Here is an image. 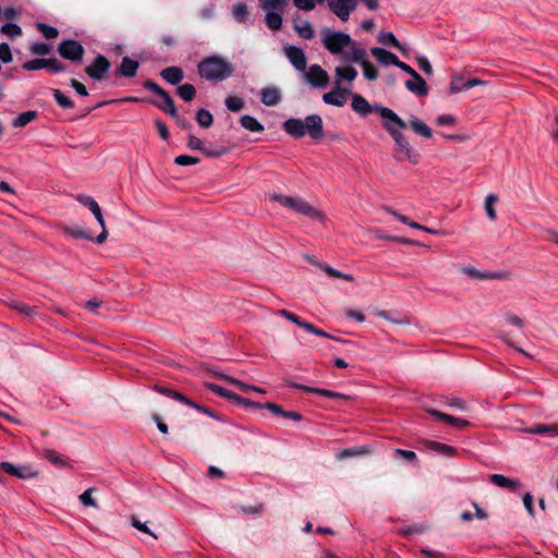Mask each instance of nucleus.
Returning <instances> with one entry per match:
<instances>
[{
  "mask_svg": "<svg viewBox=\"0 0 558 558\" xmlns=\"http://www.w3.org/2000/svg\"><path fill=\"white\" fill-rule=\"evenodd\" d=\"M375 110L383 119H385L384 128L396 143V159L417 165L421 160V155L402 133V130L408 128L407 122L393 110L387 107H376Z\"/></svg>",
  "mask_w": 558,
  "mask_h": 558,
  "instance_id": "f257e3e1",
  "label": "nucleus"
},
{
  "mask_svg": "<svg viewBox=\"0 0 558 558\" xmlns=\"http://www.w3.org/2000/svg\"><path fill=\"white\" fill-rule=\"evenodd\" d=\"M282 129L295 138L308 135L311 138L318 141L324 135L323 119L318 114H310L305 120L290 118L283 122Z\"/></svg>",
  "mask_w": 558,
  "mask_h": 558,
  "instance_id": "f03ea898",
  "label": "nucleus"
},
{
  "mask_svg": "<svg viewBox=\"0 0 558 558\" xmlns=\"http://www.w3.org/2000/svg\"><path fill=\"white\" fill-rule=\"evenodd\" d=\"M197 69L202 78L215 83L229 78L234 72V65L227 59L217 54L202 60Z\"/></svg>",
  "mask_w": 558,
  "mask_h": 558,
  "instance_id": "7ed1b4c3",
  "label": "nucleus"
},
{
  "mask_svg": "<svg viewBox=\"0 0 558 558\" xmlns=\"http://www.w3.org/2000/svg\"><path fill=\"white\" fill-rule=\"evenodd\" d=\"M322 43L331 54H342V58L353 47H361L349 34L330 28H324L322 31Z\"/></svg>",
  "mask_w": 558,
  "mask_h": 558,
  "instance_id": "20e7f679",
  "label": "nucleus"
},
{
  "mask_svg": "<svg viewBox=\"0 0 558 558\" xmlns=\"http://www.w3.org/2000/svg\"><path fill=\"white\" fill-rule=\"evenodd\" d=\"M270 199L279 203L281 206L291 209L292 211L306 216L313 220H323L324 214L312 206L305 199L299 196H287L274 193L270 195Z\"/></svg>",
  "mask_w": 558,
  "mask_h": 558,
  "instance_id": "39448f33",
  "label": "nucleus"
},
{
  "mask_svg": "<svg viewBox=\"0 0 558 558\" xmlns=\"http://www.w3.org/2000/svg\"><path fill=\"white\" fill-rule=\"evenodd\" d=\"M343 61L359 63L363 69L365 78L368 81H375L378 77V71L368 61L367 52L363 47H353L344 54Z\"/></svg>",
  "mask_w": 558,
  "mask_h": 558,
  "instance_id": "423d86ee",
  "label": "nucleus"
},
{
  "mask_svg": "<svg viewBox=\"0 0 558 558\" xmlns=\"http://www.w3.org/2000/svg\"><path fill=\"white\" fill-rule=\"evenodd\" d=\"M76 201L82 204L83 206L87 207L92 214L95 216L96 220L101 227L100 234L96 238V243L101 244L104 243L108 238V232L106 229L105 219L101 213V209L98 205V203L89 195L80 194L76 196Z\"/></svg>",
  "mask_w": 558,
  "mask_h": 558,
  "instance_id": "0eeeda50",
  "label": "nucleus"
},
{
  "mask_svg": "<svg viewBox=\"0 0 558 558\" xmlns=\"http://www.w3.org/2000/svg\"><path fill=\"white\" fill-rule=\"evenodd\" d=\"M58 52L64 59L71 61H82L84 56V47L76 40L66 39L60 43Z\"/></svg>",
  "mask_w": 558,
  "mask_h": 558,
  "instance_id": "6e6552de",
  "label": "nucleus"
},
{
  "mask_svg": "<svg viewBox=\"0 0 558 558\" xmlns=\"http://www.w3.org/2000/svg\"><path fill=\"white\" fill-rule=\"evenodd\" d=\"M305 81L315 88H325L329 84V75L320 65L313 64L303 72Z\"/></svg>",
  "mask_w": 558,
  "mask_h": 558,
  "instance_id": "1a4fd4ad",
  "label": "nucleus"
},
{
  "mask_svg": "<svg viewBox=\"0 0 558 558\" xmlns=\"http://www.w3.org/2000/svg\"><path fill=\"white\" fill-rule=\"evenodd\" d=\"M109 68V60L106 57L98 54L94 62L86 66L85 72L93 80L101 81L106 76Z\"/></svg>",
  "mask_w": 558,
  "mask_h": 558,
  "instance_id": "9d476101",
  "label": "nucleus"
},
{
  "mask_svg": "<svg viewBox=\"0 0 558 558\" xmlns=\"http://www.w3.org/2000/svg\"><path fill=\"white\" fill-rule=\"evenodd\" d=\"M284 54L290 61V63L294 66L295 70L300 72H305L306 70V56L305 52L295 46L287 45L283 48Z\"/></svg>",
  "mask_w": 558,
  "mask_h": 558,
  "instance_id": "9b49d317",
  "label": "nucleus"
},
{
  "mask_svg": "<svg viewBox=\"0 0 558 558\" xmlns=\"http://www.w3.org/2000/svg\"><path fill=\"white\" fill-rule=\"evenodd\" d=\"M0 468L5 473H8L12 476H16L19 478H33V477L37 476V473L31 466H27V465L17 466L10 462H2L0 464Z\"/></svg>",
  "mask_w": 558,
  "mask_h": 558,
  "instance_id": "f8f14e48",
  "label": "nucleus"
},
{
  "mask_svg": "<svg viewBox=\"0 0 558 558\" xmlns=\"http://www.w3.org/2000/svg\"><path fill=\"white\" fill-rule=\"evenodd\" d=\"M357 76V71L352 65H340L335 69V85L340 88L341 83L353 82Z\"/></svg>",
  "mask_w": 558,
  "mask_h": 558,
  "instance_id": "ddd939ff",
  "label": "nucleus"
},
{
  "mask_svg": "<svg viewBox=\"0 0 558 558\" xmlns=\"http://www.w3.org/2000/svg\"><path fill=\"white\" fill-rule=\"evenodd\" d=\"M407 124L415 134L422 136L423 138L430 140L433 137L432 129L417 117L410 116Z\"/></svg>",
  "mask_w": 558,
  "mask_h": 558,
  "instance_id": "4468645a",
  "label": "nucleus"
},
{
  "mask_svg": "<svg viewBox=\"0 0 558 558\" xmlns=\"http://www.w3.org/2000/svg\"><path fill=\"white\" fill-rule=\"evenodd\" d=\"M405 88L420 97L428 94L427 84L418 73H416L412 80L405 82Z\"/></svg>",
  "mask_w": 558,
  "mask_h": 558,
  "instance_id": "2eb2a0df",
  "label": "nucleus"
},
{
  "mask_svg": "<svg viewBox=\"0 0 558 558\" xmlns=\"http://www.w3.org/2000/svg\"><path fill=\"white\" fill-rule=\"evenodd\" d=\"M427 413L436 417L437 420L444 421L445 423L456 426L458 428H465L470 426V422L464 418L453 417L449 414L442 413L435 409H427Z\"/></svg>",
  "mask_w": 558,
  "mask_h": 558,
  "instance_id": "dca6fc26",
  "label": "nucleus"
},
{
  "mask_svg": "<svg viewBox=\"0 0 558 558\" xmlns=\"http://www.w3.org/2000/svg\"><path fill=\"white\" fill-rule=\"evenodd\" d=\"M349 93V89L347 88H337V90H331L328 93H325L323 95V100L327 105H332L337 107H342L347 102L345 94Z\"/></svg>",
  "mask_w": 558,
  "mask_h": 558,
  "instance_id": "f3484780",
  "label": "nucleus"
},
{
  "mask_svg": "<svg viewBox=\"0 0 558 558\" xmlns=\"http://www.w3.org/2000/svg\"><path fill=\"white\" fill-rule=\"evenodd\" d=\"M291 386L299 390L310 392V393H316V395L324 396L327 398L348 399V396L340 393V392L332 391V390H328V389L308 387V386L296 384V383L291 384Z\"/></svg>",
  "mask_w": 558,
  "mask_h": 558,
  "instance_id": "a211bd4d",
  "label": "nucleus"
},
{
  "mask_svg": "<svg viewBox=\"0 0 558 558\" xmlns=\"http://www.w3.org/2000/svg\"><path fill=\"white\" fill-rule=\"evenodd\" d=\"M371 53L383 65H396L399 60L395 53L379 47L372 48Z\"/></svg>",
  "mask_w": 558,
  "mask_h": 558,
  "instance_id": "6ab92c4d",
  "label": "nucleus"
},
{
  "mask_svg": "<svg viewBox=\"0 0 558 558\" xmlns=\"http://www.w3.org/2000/svg\"><path fill=\"white\" fill-rule=\"evenodd\" d=\"M423 445L427 450L434 451L440 456L445 457H453L457 453V449L452 446L433 441V440H424Z\"/></svg>",
  "mask_w": 558,
  "mask_h": 558,
  "instance_id": "aec40b11",
  "label": "nucleus"
},
{
  "mask_svg": "<svg viewBox=\"0 0 558 558\" xmlns=\"http://www.w3.org/2000/svg\"><path fill=\"white\" fill-rule=\"evenodd\" d=\"M351 106L356 113L364 117L369 114L373 110L376 111L375 108L377 107L375 106L373 108L363 96L357 94L353 95Z\"/></svg>",
  "mask_w": 558,
  "mask_h": 558,
  "instance_id": "412c9836",
  "label": "nucleus"
},
{
  "mask_svg": "<svg viewBox=\"0 0 558 558\" xmlns=\"http://www.w3.org/2000/svg\"><path fill=\"white\" fill-rule=\"evenodd\" d=\"M308 260L311 263H313L314 265H316L317 267H319L329 277L340 278V279H343V280H347V281H353V279H354L352 275L341 272V271L332 268L331 266H329L327 264H324V263H320V262H318V260H316L314 258H308Z\"/></svg>",
  "mask_w": 558,
  "mask_h": 558,
  "instance_id": "4be33fe9",
  "label": "nucleus"
},
{
  "mask_svg": "<svg viewBox=\"0 0 558 558\" xmlns=\"http://www.w3.org/2000/svg\"><path fill=\"white\" fill-rule=\"evenodd\" d=\"M158 97L160 98V100L154 101L153 104L160 110L170 114L171 117H177V109H175L173 99L171 98L169 93H167L163 89V95H159Z\"/></svg>",
  "mask_w": 558,
  "mask_h": 558,
  "instance_id": "5701e85b",
  "label": "nucleus"
},
{
  "mask_svg": "<svg viewBox=\"0 0 558 558\" xmlns=\"http://www.w3.org/2000/svg\"><path fill=\"white\" fill-rule=\"evenodd\" d=\"M214 374L218 378H221V379L228 381L229 384L236 386L238 388H240L244 392L250 391V390L258 392V393H265L266 392L263 388L247 385V384H245V383H243V381H241V380H239L236 378H233L231 376H228V375H225V374H221V373H217V372H215Z\"/></svg>",
  "mask_w": 558,
  "mask_h": 558,
  "instance_id": "b1692460",
  "label": "nucleus"
},
{
  "mask_svg": "<svg viewBox=\"0 0 558 558\" xmlns=\"http://www.w3.org/2000/svg\"><path fill=\"white\" fill-rule=\"evenodd\" d=\"M160 76L168 83L175 85L183 80L184 73L179 66H169L160 72Z\"/></svg>",
  "mask_w": 558,
  "mask_h": 558,
  "instance_id": "393cba45",
  "label": "nucleus"
},
{
  "mask_svg": "<svg viewBox=\"0 0 558 558\" xmlns=\"http://www.w3.org/2000/svg\"><path fill=\"white\" fill-rule=\"evenodd\" d=\"M489 481L496 486L509 488L511 490H517L520 487L518 480L506 477L502 474H493L490 475Z\"/></svg>",
  "mask_w": 558,
  "mask_h": 558,
  "instance_id": "a878e982",
  "label": "nucleus"
},
{
  "mask_svg": "<svg viewBox=\"0 0 558 558\" xmlns=\"http://www.w3.org/2000/svg\"><path fill=\"white\" fill-rule=\"evenodd\" d=\"M140 64L137 61L129 57L122 59L119 72L125 77H134L136 75Z\"/></svg>",
  "mask_w": 558,
  "mask_h": 558,
  "instance_id": "bb28decb",
  "label": "nucleus"
},
{
  "mask_svg": "<svg viewBox=\"0 0 558 558\" xmlns=\"http://www.w3.org/2000/svg\"><path fill=\"white\" fill-rule=\"evenodd\" d=\"M462 272L471 278L477 279V280H489V279H497L500 278V276L497 272H483L474 267L468 266L462 268Z\"/></svg>",
  "mask_w": 558,
  "mask_h": 558,
  "instance_id": "cd10ccee",
  "label": "nucleus"
},
{
  "mask_svg": "<svg viewBox=\"0 0 558 558\" xmlns=\"http://www.w3.org/2000/svg\"><path fill=\"white\" fill-rule=\"evenodd\" d=\"M262 102L265 106L272 107L279 104L281 97L276 88H264L260 92Z\"/></svg>",
  "mask_w": 558,
  "mask_h": 558,
  "instance_id": "c85d7f7f",
  "label": "nucleus"
},
{
  "mask_svg": "<svg viewBox=\"0 0 558 558\" xmlns=\"http://www.w3.org/2000/svg\"><path fill=\"white\" fill-rule=\"evenodd\" d=\"M241 125L251 132L264 131L263 124L254 117L245 114L240 119Z\"/></svg>",
  "mask_w": 558,
  "mask_h": 558,
  "instance_id": "c756f323",
  "label": "nucleus"
},
{
  "mask_svg": "<svg viewBox=\"0 0 558 558\" xmlns=\"http://www.w3.org/2000/svg\"><path fill=\"white\" fill-rule=\"evenodd\" d=\"M265 21L267 26L272 31H278L282 26V16L279 12L266 11Z\"/></svg>",
  "mask_w": 558,
  "mask_h": 558,
  "instance_id": "7c9ffc66",
  "label": "nucleus"
},
{
  "mask_svg": "<svg viewBox=\"0 0 558 558\" xmlns=\"http://www.w3.org/2000/svg\"><path fill=\"white\" fill-rule=\"evenodd\" d=\"M37 117V112L34 110H28L25 112L20 113L14 120L12 121V125L14 128H23Z\"/></svg>",
  "mask_w": 558,
  "mask_h": 558,
  "instance_id": "2f4dec72",
  "label": "nucleus"
},
{
  "mask_svg": "<svg viewBox=\"0 0 558 558\" xmlns=\"http://www.w3.org/2000/svg\"><path fill=\"white\" fill-rule=\"evenodd\" d=\"M63 232L66 235L72 236L74 239H84V240H89V241L93 240V236L87 231H85L83 228H81L78 226L64 227Z\"/></svg>",
  "mask_w": 558,
  "mask_h": 558,
  "instance_id": "473e14b6",
  "label": "nucleus"
},
{
  "mask_svg": "<svg viewBox=\"0 0 558 558\" xmlns=\"http://www.w3.org/2000/svg\"><path fill=\"white\" fill-rule=\"evenodd\" d=\"M294 29L303 39H312L315 34L313 25L308 21H304L300 24H294Z\"/></svg>",
  "mask_w": 558,
  "mask_h": 558,
  "instance_id": "72a5a7b5",
  "label": "nucleus"
},
{
  "mask_svg": "<svg viewBox=\"0 0 558 558\" xmlns=\"http://www.w3.org/2000/svg\"><path fill=\"white\" fill-rule=\"evenodd\" d=\"M526 432L538 435H558V425L538 424L534 427L527 428Z\"/></svg>",
  "mask_w": 558,
  "mask_h": 558,
  "instance_id": "f704fd0d",
  "label": "nucleus"
},
{
  "mask_svg": "<svg viewBox=\"0 0 558 558\" xmlns=\"http://www.w3.org/2000/svg\"><path fill=\"white\" fill-rule=\"evenodd\" d=\"M378 40L385 46H392L400 51H404L402 45L391 32L380 33Z\"/></svg>",
  "mask_w": 558,
  "mask_h": 558,
  "instance_id": "c9c22d12",
  "label": "nucleus"
},
{
  "mask_svg": "<svg viewBox=\"0 0 558 558\" xmlns=\"http://www.w3.org/2000/svg\"><path fill=\"white\" fill-rule=\"evenodd\" d=\"M178 95L185 101H191L194 99L195 95H196V89L195 87L190 84V83H185V84H182L178 87Z\"/></svg>",
  "mask_w": 558,
  "mask_h": 558,
  "instance_id": "e433bc0d",
  "label": "nucleus"
},
{
  "mask_svg": "<svg viewBox=\"0 0 558 558\" xmlns=\"http://www.w3.org/2000/svg\"><path fill=\"white\" fill-rule=\"evenodd\" d=\"M43 457L57 466L61 468L66 465V462L63 459V457L54 450L45 449L43 452Z\"/></svg>",
  "mask_w": 558,
  "mask_h": 558,
  "instance_id": "4c0bfd02",
  "label": "nucleus"
},
{
  "mask_svg": "<svg viewBox=\"0 0 558 558\" xmlns=\"http://www.w3.org/2000/svg\"><path fill=\"white\" fill-rule=\"evenodd\" d=\"M463 90H466V81L462 75H453L450 82V94H457Z\"/></svg>",
  "mask_w": 558,
  "mask_h": 558,
  "instance_id": "58836bf2",
  "label": "nucleus"
},
{
  "mask_svg": "<svg viewBox=\"0 0 558 558\" xmlns=\"http://www.w3.org/2000/svg\"><path fill=\"white\" fill-rule=\"evenodd\" d=\"M196 121L203 128L211 126L214 122L213 114L206 109H199L196 112Z\"/></svg>",
  "mask_w": 558,
  "mask_h": 558,
  "instance_id": "ea45409f",
  "label": "nucleus"
},
{
  "mask_svg": "<svg viewBox=\"0 0 558 558\" xmlns=\"http://www.w3.org/2000/svg\"><path fill=\"white\" fill-rule=\"evenodd\" d=\"M260 7L265 11H281L286 5V0H259Z\"/></svg>",
  "mask_w": 558,
  "mask_h": 558,
  "instance_id": "a19ab883",
  "label": "nucleus"
},
{
  "mask_svg": "<svg viewBox=\"0 0 558 558\" xmlns=\"http://www.w3.org/2000/svg\"><path fill=\"white\" fill-rule=\"evenodd\" d=\"M498 201V197L495 194H488L485 198V210L490 220H496L497 215L494 208V204Z\"/></svg>",
  "mask_w": 558,
  "mask_h": 558,
  "instance_id": "79ce46f5",
  "label": "nucleus"
},
{
  "mask_svg": "<svg viewBox=\"0 0 558 558\" xmlns=\"http://www.w3.org/2000/svg\"><path fill=\"white\" fill-rule=\"evenodd\" d=\"M53 97L57 104L63 109L74 107V102L59 89H53Z\"/></svg>",
  "mask_w": 558,
  "mask_h": 558,
  "instance_id": "37998d69",
  "label": "nucleus"
},
{
  "mask_svg": "<svg viewBox=\"0 0 558 558\" xmlns=\"http://www.w3.org/2000/svg\"><path fill=\"white\" fill-rule=\"evenodd\" d=\"M276 314L281 316V317H283V318H286V319H288V320H290V322H292V323H294L296 326H299V327H301L303 329H304V325L308 324L307 322L301 319L298 315H295V314H293V313H291V312H289L287 310H279V311H277Z\"/></svg>",
  "mask_w": 558,
  "mask_h": 558,
  "instance_id": "c03bdc74",
  "label": "nucleus"
},
{
  "mask_svg": "<svg viewBox=\"0 0 558 558\" xmlns=\"http://www.w3.org/2000/svg\"><path fill=\"white\" fill-rule=\"evenodd\" d=\"M225 102H226V107L228 108V110L233 111V112H238V111L242 110L244 107L243 99L240 97H236V96L227 97Z\"/></svg>",
  "mask_w": 558,
  "mask_h": 558,
  "instance_id": "a18cd8bd",
  "label": "nucleus"
},
{
  "mask_svg": "<svg viewBox=\"0 0 558 558\" xmlns=\"http://www.w3.org/2000/svg\"><path fill=\"white\" fill-rule=\"evenodd\" d=\"M207 388L210 389L211 391H214L215 393L228 399V400H233L234 401V398H235V395L234 392L232 391H229L227 389H225L223 387L221 386H218L216 384H206Z\"/></svg>",
  "mask_w": 558,
  "mask_h": 558,
  "instance_id": "49530a36",
  "label": "nucleus"
},
{
  "mask_svg": "<svg viewBox=\"0 0 558 558\" xmlns=\"http://www.w3.org/2000/svg\"><path fill=\"white\" fill-rule=\"evenodd\" d=\"M1 33L14 38L22 34V28L17 24L7 23L1 27Z\"/></svg>",
  "mask_w": 558,
  "mask_h": 558,
  "instance_id": "de8ad7c7",
  "label": "nucleus"
},
{
  "mask_svg": "<svg viewBox=\"0 0 558 558\" xmlns=\"http://www.w3.org/2000/svg\"><path fill=\"white\" fill-rule=\"evenodd\" d=\"M247 14V7L244 3H239L232 8V15L238 22H244Z\"/></svg>",
  "mask_w": 558,
  "mask_h": 558,
  "instance_id": "09e8293b",
  "label": "nucleus"
},
{
  "mask_svg": "<svg viewBox=\"0 0 558 558\" xmlns=\"http://www.w3.org/2000/svg\"><path fill=\"white\" fill-rule=\"evenodd\" d=\"M38 31L43 34L47 39L56 38L59 34L58 29L53 26H49L45 23L37 24Z\"/></svg>",
  "mask_w": 558,
  "mask_h": 558,
  "instance_id": "8fccbe9b",
  "label": "nucleus"
},
{
  "mask_svg": "<svg viewBox=\"0 0 558 558\" xmlns=\"http://www.w3.org/2000/svg\"><path fill=\"white\" fill-rule=\"evenodd\" d=\"M96 489L94 487H90L88 489H86L83 494L80 495V501L86 506V507H94V508H97V502L96 500L92 497V494L93 492H95Z\"/></svg>",
  "mask_w": 558,
  "mask_h": 558,
  "instance_id": "3c124183",
  "label": "nucleus"
},
{
  "mask_svg": "<svg viewBox=\"0 0 558 558\" xmlns=\"http://www.w3.org/2000/svg\"><path fill=\"white\" fill-rule=\"evenodd\" d=\"M46 59H33L23 63V69L26 71H36L46 68Z\"/></svg>",
  "mask_w": 558,
  "mask_h": 558,
  "instance_id": "603ef678",
  "label": "nucleus"
},
{
  "mask_svg": "<svg viewBox=\"0 0 558 558\" xmlns=\"http://www.w3.org/2000/svg\"><path fill=\"white\" fill-rule=\"evenodd\" d=\"M131 525L136 530L153 536L155 539L157 538V535L147 526L145 522H142L134 517L131 519Z\"/></svg>",
  "mask_w": 558,
  "mask_h": 558,
  "instance_id": "864d4df0",
  "label": "nucleus"
},
{
  "mask_svg": "<svg viewBox=\"0 0 558 558\" xmlns=\"http://www.w3.org/2000/svg\"><path fill=\"white\" fill-rule=\"evenodd\" d=\"M31 52L36 56H46L50 52V46L45 43H34L31 46Z\"/></svg>",
  "mask_w": 558,
  "mask_h": 558,
  "instance_id": "5fc2aeb1",
  "label": "nucleus"
},
{
  "mask_svg": "<svg viewBox=\"0 0 558 558\" xmlns=\"http://www.w3.org/2000/svg\"><path fill=\"white\" fill-rule=\"evenodd\" d=\"M174 162L179 166H192L199 162V159L189 155L177 156Z\"/></svg>",
  "mask_w": 558,
  "mask_h": 558,
  "instance_id": "6e6d98bb",
  "label": "nucleus"
},
{
  "mask_svg": "<svg viewBox=\"0 0 558 558\" xmlns=\"http://www.w3.org/2000/svg\"><path fill=\"white\" fill-rule=\"evenodd\" d=\"M388 211H389L393 217H396L399 221H401V222H402V223H404V225L410 226L411 228L418 229V230L422 228V225H420V223H417V222H414V221H411L407 216L401 215V214L397 213L396 210L388 209Z\"/></svg>",
  "mask_w": 558,
  "mask_h": 558,
  "instance_id": "4d7b16f0",
  "label": "nucleus"
},
{
  "mask_svg": "<svg viewBox=\"0 0 558 558\" xmlns=\"http://www.w3.org/2000/svg\"><path fill=\"white\" fill-rule=\"evenodd\" d=\"M294 7L303 11H312L316 7V0H293Z\"/></svg>",
  "mask_w": 558,
  "mask_h": 558,
  "instance_id": "13d9d810",
  "label": "nucleus"
},
{
  "mask_svg": "<svg viewBox=\"0 0 558 558\" xmlns=\"http://www.w3.org/2000/svg\"><path fill=\"white\" fill-rule=\"evenodd\" d=\"M46 62L47 63L45 69L53 73L63 72L65 70V66L57 59H46Z\"/></svg>",
  "mask_w": 558,
  "mask_h": 558,
  "instance_id": "bf43d9fd",
  "label": "nucleus"
},
{
  "mask_svg": "<svg viewBox=\"0 0 558 558\" xmlns=\"http://www.w3.org/2000/svg\"><path fill=\"white\" fill-rule=\"evenodd\" d=\"M0 59L4 63H9L12 61V53L10 46L7 43L0 44Z\"/></svg>",
  "mask_w": 558,
  "mask_h": 558,
  "instance_id": "052dcab7",
  "label": "nucleus"
},
{
  "mask_svg": "<svg viewBox=\"0 0 558 558\" xmlns=\"http://www.w3.org/2000/svg\"><path fill=\"white\" fill-rule=\"evenodd\" d=\"M417 64L420 66V69L426 74V75H432L433 74V68H432V64L430 62L428 61V59L426 57H417Z\"/></svg>",
  "mask_w": 558,
  "mask_h": 558,
  "instance_id": "680f3d73",
  "label": "nucleus"
},
{
  "mask_svg": "<svg viewBox=\"0 0 558 558\" xmlns=\"http://www.w3.org/2000/svg\"><path fill=\"white\" fill-rule=\"evenodd\" d=\"M395 456L403 458L404 460H407L409 462H414L416 460V453L411 450L396 449Z\"/></svg>",
  "mask_w": 558,
  "mask_h": 558,
  "instance_id": "e2e57ef3",
  "label": "nucleus"
},
{
  "mask_svg": "<svg viewBox=\"0 0 558 558\" xmlns=\"http://www.w3.org/2000/svg\"><path fill=\"white\" fill-rule=\"evenodd\" d=\"M227 151H228V149L225 147H219V148H215V149H209V148L204 147L202 153L207 157L217 158V157H221V156L226 155Z\"/></svg>",
  "mask_w": 558,
  "mask_h": 558,
  "instance_id": "0e129e2a",
  "label": "nucleus"
},
{
  "mask_svg": "<svg viewBox=\"0 0 558 558\" xmlns=\"http://www.w3.org/2000/svg\"><path fill=\"white\" fill-rule=\"evenodd\" d=\"M304 330H306L307 332L314 333L316 336H319V337L333 339V336L329 335L328 332H326L322 329L316 328L311 323H308L307 325H304Z\"/></svg>",
  "mask_w": 558,
  "mask_h": 558,
  "instance_id": "69168bd1",
  "label": "nucleus"
},
{
  "mask_svg": "<svg viewBox=\"0 0 558 558\" xmlns=\"http://www.w3.org/2000/svg\"><path fill=\"white\" fill-rule=\"evenodd\" d=\"M187 147L190 149H194V150H201L203 151L204 149V143L202 140H199L198 137L194 136V135H190L189 136V141H187Z\"/></svg>",
  "mask_w": 558,
  "mask_h": 558,
  "instance_id": "338daca9",
  "label": "nucleus"
},
{
  "mask_svg": "<svg viewBox=\"0 0 558 558\" xmlns=\"http://www.w3.org/2000/svg\"><path fill=\"white\" fill-rule=\"evenodd\" d=\"M505 319L508 324L513 325L515 327L522 328L524 326L523 319L515 314L507 313L505 315Z\"/></svg>",
  "mask_w": 558,
  "mask_h": 558,
  "instance_id": "774afa93",
  "label": "nucleus"
}]
</instances>
